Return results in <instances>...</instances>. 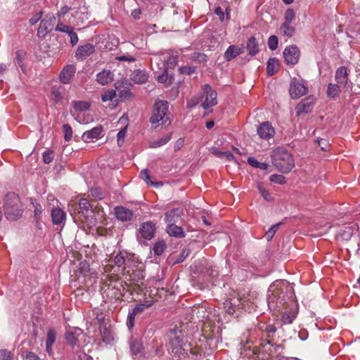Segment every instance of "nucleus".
Segmentation results:
<instances>
[{
    "label": "nucleus",
    "mask_w": 360,
    "mask_h": 360,
    "mask_svg": "<svg viewBox=\"0 0 360 360\" xmlns=\"http://www.w3.org/2000/svg\"><path fill=\"white\" fill-rule=\"evenodd\" d=\"M3 209L6 218L9 221H17L22 216L24 211L19 195L14 192H9L4 195Z\"/></svg>",
    "instance_id": "1"
},
{
    "label": "nucleus",
    "mask_w": 360,
    "mask_h": 360,
    "mask_svg": "<svg viewBox=\"0 0 360 360\" xmlns=\"http://www.w3.org/2000/svg\"><path fill=\"white\" fill-rule=\"evenodd\" d=\"M271 158L273 165L283 173L290 172L295 166L292 154L285 148L274 150Z\"/></svg>",
    "instance_id": "2"
},
{
    "label": "nucleus",
    "mask_w": 360,
    "mask_h": 360,
    "mask_svg": "<svg viewBox=\"0 0 360 360\" xmlns=\"http://www.w3.org/2000/svg\"><path fill=\"white\" fill-rule=\"evenodd\" d=\"M124 274L127 280L134 281L135 284H138L139 282L142 283L141 281L145 276L143 264L134 259L130 264V266H125Z\"/></svg>",
    "instance_id": "3"
},
{
    "label": "nucleus",
    "mask_w": 360,
    "mask_h": 360,
    "mask_svg": "<svg viewBox=\"0 0 360 360\" xmlns=\"http://www.w3.org/2000/svg\"><path fill=\"white\" fill-rule=\"evenodd\" d=\"M295 18V12L292 8H288L284 13V21L280 26V34L288 38L292 37L296 32L295 26L292 25V22Z\"/></svg>",
    "instance_id": "4"
},
{
    "label": "nucleus",
    "mask_w": 360,
    "mask_h": 360,
    "mask_svg": "<svg viewBox=\"0 0 360 360\" xmlns=\"http://www.w3.org/2000/svg\"><path fill=\"white\" fill-rule=\"evenodd\" d=\"M125 288L122 286V283L117 281H110L109 284H105L101 286V291L106 297L119 300L124 296Z\"/></svg>",
    "instance_id": "5"
},
{
    "label": "nucleus",
    "mask_w": 360,
    "mask_h": 360,
    "mask_svg": "<svg viewBox=\"0 0 360 360\" xmlns=\"http://www.w3.org/2000/svg\"><path fill=\"white\" fill-rule=\"evenodd\" d=\"M167 336L169 338L172 352L173 353H178L179 350L182 348L184 345V335L182 334V330L175 326L167 333Z\"/></svg>",
    "instance_id": "6"
},
{
    "label": "nucleus",
    "mask_w": 360,
    "mask_h": 360,
    "mask_svg": "<svg viewBox=\"0 0 360 360\" xmlns=\"http://www.w3.org/2000/svg\"><path fill=\"white\" fill-rule=\"evenodd\" d=\"M169 103L166 101H158L154 104L150 122L154 124L162 120L168 111Z\"/></svg>",
    "instance_id": "7"
},
{
    "label": "nucleus",
    "mask_w": 360,
    "mask_h": 360,
    "mask_svg": "<svg viewBox=\"0 0 360 360\" xmlns=\"http://www.w3.org/2000/svg\"><path fill=\"white\" fill-rule=\"evenodd\" d=\"M56 17L53 14H48L44 18L40 20L39 27L37 30V35L39 37H44L49 32L55 22Z\"/></svg>",
    "instance_id": "8"
},
{
    "label": "nucleus",
    "mask_w": 360,
    "mask_h": 360,
    "mask_svg": "<svg viewBox=\"0 0 360 360\" xmlns=\"http://www.w3.org/2000/svg\"><path fill=\"white\" fill-rule=\"evenodd\" d=\"M300 51L297 46H290L285 49L283 57L286 64L294 65L299 61Z\"/></svg>",
    "instance_id": "9"
},
{
    "label": "nucleus",
    "mask_w": 360,
    "mask_h": 360,
    "mask_svg": "<svg viewBox=\"0 0 360 360\" xmlns=\"http://www.w3.org/2000/svg\"><path fill=\"white\" fill-rule=\"evenodd\" d=\"M203 91L206 94L205 100L202 103L201 106L207 110L215 105H217V94L215 91L212 89L210 84H205L203 86Z\"/></svg>",
    "instance_id": "10"
},
{
    "label": "nucleus",
    "mask_w": 360,
    "mask_h": 360,
    "mask_svg": "<svg viewBox=\"0 0 360 360\" xmlns=\"http://www.w3.org/2000/svg\"><path fill=\"white\" fill-rule=\"evenodd\" d=\"M135 259L134 255L127 252H120L114 258V264L118 267H123L125 271V266H130V264Z\"/></svg>",
    "instance_id": "11"
},
{
    "label": "nucleus",
    "mask_w": 360,
    "mask_h": 360,
    "mask_svg": "<svg viewBox=\"0 0 360 360\" xmlns=\"http://www.w3.org/2000/svg\"><path fill=\"white\" fill-rule=\"evenodd\" d=\"M96 51V47L93 44L86 43L77 47L75 51V58L79 60H84Z\"/></svg>",
    "instance_id": "12"
},
{
    "label": "nucleus",
    "mask_w": 360,
    "mask_h": 360,
    "mask_svg": "<svg viewBox=\"0 0 360 360\" xmlns=\"http://www.w3.org/2000/svg\"><path fill=\"white\" fill-rule=\"evenodd\" d=\"M76 72V66L74 64L65 65L59 74V79L64 84H70Z\"/></svg>",
    "instance_id": "13"
},
{
    "label": "nucleus",
    "mask_w": 360,
    "mask_h": 360,
    "mask_svg": "<svg viewBox=\"0 0 360 360\" xmlns=\"http://www.w3.org/2000/svg\"><path fill=\"white\" fill-rule=\"evenodd\" d=\"M315 98L311 96L302 100L295 108L297 114L300 115L302 113H308L311 112L315 103Z\"/></svg>",
    "instance_id": "14"
},
{
    "label": "nucleus",
    "mask_w": 360,
    "mask_h": 360,
    "mask_svg": "<svg viewBox=\"0 0 360 360\" xmlns=\"http://www.w3.org/2000/svg\"><path fill=\"white\" fill-rule=\"evenodd\" d=\"M257 134L260 138L263 139H269L273 137L275 134L274 128L269 122L261 123L257 128Z\"/></svg>",
    "instance_id": "15"
},
{
    "label": "nucleus",
    "mask_w": 360,
    "mask_h": 360,
    "mask_svg": "<svg viewBox=\"0 0 360 360\" xmlns=\"http://www.w3.org/2000/svg\"><path fill=\"white\" fill-rule=\"evenodd\" d=\"M103 131V127L102 125H98L90 130L84 131L82 136V139L84 142H91L94 139L98 140L101 137V134Z\"/></svg>",
    "instance_id": "16"
},
{
    "label": "nucleus",
    "mask_w": 360,
    "mask_h": 360,
    "mask_svg": "<svg viewBox=\"0 0 360 360\" xmlns=\"http://www.w3.org/2000/svg\"><path fill=\"white\" fill-rule=\"evenodd\" d=\"M289 91L292 98H299L307 92V88L304 84L294 81L290 85Z\"/></svg>",
    "instance_id": "17"
},
{
    "label": "nucleus",
    "mask_w": 360,
    "mask_h": 360,
    "mask_svg": "<svg viewBox=\"0 0 360 360\" xmlns=\"http://www.w3.org/2000/svg\"><path fill=\"white\" fill-rule=\"evenodd\" d=\"M115 215L116 218L121 221H129L133 218L134 214L132 210L123 206L115 207Z\"/></svg>",
    "instance_id": "18"
},
{
    "label": "nucleus",
    "mask_w": 360,
    "mask_h": 360,
    "mask_svg": "<svg viewBox=\"0 0 360 360\" xmlns=\"http://www.w3.org/2000/svg\"><path fill=\"white\" fill-rule=\"evenodd\" d=\"M279 289H275L271 295H269L267 303L268 307L271 310H276L280 307V305L283 304V299H281L279 296Z\"/></svg>",
    "instance_id": "19"
},
{
    "label": "nucleus",
    "mask_w": 360,
    "mask_h": 360,
    "mask_svg": "<svg viewBox=\"0 0 360 360\" xmlns=\"http://www.w3.org/2000/svg\"><path fill=\"white\" fill-rule=\"evenodd\" d=\"M155 231V225L152 221H147L141 225L139 231L141 236L146 240H150Z\"/></svg>",
    "instance_id": "20"
},
{
    "label": "nucleus",
    "mask_w": 360,
    "mask_h": 360,
    "mask_svg": "<svg viewBox=\"0 0 360 360\" xmlns=\"http://www.w3.org/2000/svg\"><path fill=\"white\" fill-rule=\"evenodd\" d=\"M64 87L62 86H53L51 89L50 99L55 104L61 103L64 97Z\"/></svg>",
    "instance_id": "21"
},
{
    "label": "nucleus",
    "mask_w": 360,
    "mask_h": 360,
    "mask_svg": "<svg viewBox=\"0 0 360 360\" xmlns=\"http://www.w3.org/2000/svg\"><path fill=\"white\" fill-rule=\"evenodd\" d=\"M335 78L338 84L345 86L349 80V72L347 68L345 66L338 68L335 71Z\"/></svg>",
    "instance_id": "22"
},
{
    "label": "nucleus",
    "mask_w": 360,
    "mask_h": 360,
    "mask_svg": "<svg viewBox=\"0 0 360 360\" xmlns=\"http://www.w3.org/2000/svg\"><path fill=\"white\" fill-rule=\"evenodd\" d=\"M183 214V210L179 207L174 208L165 213V221L167 224H175Z\"/></svg>",
    "instance_id": "23"
},
{
    "label": "nucleus",
    "mask_w": 360,
    "mask_h": 360,
    "mask_svg": "<svg viewBox=\"0 0 360 360\" xmlns=\"http://www.w3.org/2000/svg\"><path fill=\"white\" fill-rule=\"evenodd\" d=\"M206 313L208 314L212 313V308L206 302L193 305L191 307V311L189 312L190 315L205 314Z\"/></svg>",
    "instance_id": "24"
},
{
    "label": "nucleus",
    "mask_w": 360,
    "mask_h": 360,
    "mask_svg": "<svg viewBox=\"0 0 360 360\" xmlns=\"http://www.w3.org/2000/svg\"><path fill=\"white\" fill-rule=\"evenodd\" d=\"M101 335L103 342L108 345H112L115 342V334L110 328L100 326Z\"/></svg>",
    "instance_id": "25"
},
{
    "label": "nucleus",
    "mask_w": 360,
    "mask_h": 360,
    "mask_svg": "<svg viewBox=\"0 0 360 360\" xmlns=\"http://www.w3.org/2000/svg\"><path fill=\"white\" fill-rule=\"evenodd\" d=\"M243 49L236 45H231L228 47L224 53V57L226 60L231 61L238 56L243 53Z\"/></svg>",
    "instance_id": "26"
},
{
    "label": "nucleus",
    "mask_w": 360,
    "mask_h": 360,
    "mask_svg": "<svg viewBox=\"0 0 360 360\" xmlns=\"http://www.w3.org/2000/svg\"><path fill=\"white\" fill-rule=\"evenodd\" d=\"M52 221L54 224L60 225L65 220L66 214L65 212L58 207H54L51 210Z\"/></svg>",
    "instance_id": "27"
},
{
    "label": "nucleus",
    "mask_w": 360,
    "mask_h": 360,
    "mask_svg": "<svg viewBox=\"0 0 360 360\" xmlns=\"http://www.w3.org/2000/svg\"><path fill=\"white\" fill-rule=\"evenodd\" d=\"M113 73L110 70H103L96 75V81L101 85H106L113 80Z\"/></svg>",
    "instance_id": "28"
},
{
    "label": "nucleus",
    "mask_w": 360,
    "mask_h": 360,
    "mask_svg": "<svg viewBox=\"0 0 360 360\" xmlns=\"http://www.w3.org/2000/svg\"><path fill=\"white\" fill-rule=\"evenodd\" d=\"M130 78L136 84H143L148 80L147 74L141 70H135L131 74Z\"/></svg>",
    "instance_id": "29"
},
{
    "label": "nucleus",
    "mask_w": 360,
    "mask_h": 360,
    "mask_svg": "<svg viewBox=\"0 0 360 360\" xmlns=\"http://www.w3.org/2000/svg\"><path fill=\"white\" fill-rule=\"evenodd\" d=\"M167 232L171 236L176 238L185 237V233L183 229L181 226L175 225V224H167Z\"/></svg>",
    "instance_id": "30"
},
{
    "label": "nucleus",
    "mask_w": 360,
    "mask_h": 360,
    "mask_svg": "<svg viewBox=\"0 0 360 360\" xmlns=\"http://www.w3.org/2000/svg\"><path fill=\"white\" fill-rule=\"evenodd\" d=\"M279 328L278 326V325L276 324V319H274V321L273 323H262V324H259V328L263 331H264L266 334H267V336L269 338V337H271L273 336V335L276 333V331L277 330V328Z\"/></svg>",
    "instance_id": "31"
},
{
    "label": "nucleus",
    "mask_w": 360,
    "mask_h": 360,
    "mask_svg": "<svg viewBox=\"0 0 360 360\" xmlns=\"http://www.w3.org/2000/svg\"><path fill=\"white\" fill-rule=\"evenodd\" d=\"M247 51L250 56H255L259 52V44L255 37L248 39L246 46Z\"/></svg>",
    "instance_id": "32"
},
{
    "label": "nucleus",
    "mask_w": 360,
    "mask_h": 360,
    "mask_svg": "<svg viewBox=\"0 0 360 360\" xmlns=\"http://www.w3.org/2000/svg\"><path fill=\"white\" fill-rule=\"evenodd\" d=\"M279 70L278 60L276 58H269L266 64V73L269 76L275 75Z\"/></svg>",
    "instance_id": "33"
},
{
    "label": "nucleus",
    "mask_w": 360,
    "mask_h": 360,
    "mask_svg": "<svg viewBox=\"0 0 360 360\" xmlns=\"http://www.w3.org/2000/svg\"><path fill=\"white\" fill-rule=\"evenodd\" d=\"M153 304V300H150L145 301L144 302H140L136 304V306L129 312V315H136L137 314L142 313L145 309L151 307Z\"/></svg>",
    "instance_id": "34"
},
{
    "label": "nucleus",
    "mask_w": 360,
    "mask_h": 360,
    "mask_svg": "<svg viewBox=\"0 0 360 360\" xmlns=\"http://www.w3.org/2000/svg\"><path fill=\"white\" fill-rule=\"evenodd\" d=\"M72 105L74 110L79 113H82L89 110L90 108V104L89 102L82 101H75L72 102Z\"/></svg>",
    "instance_id": "35"
},
{
    "label": "nucleus",
    "mask_w": 360,
    "mask_h": 360,
    "mask_svg": "<svg viewBox=\"0 0 360 360\" xmlns=\"http://www.w3.org/2000/svg\"><path fill=\"white\" fill-rule=\"evenodd\" d=\"M341 92L340 86L338 84L330 83L328 86L327 96L330 98H337Z\"/></svg>",
    "instance_id": "36"
},
{
    "label": "nucleus",
    "mask_w": 360,
    "mask_h": 360,
    "mask_svg": "<svg viewBox=\"0 0 360 360\" xmlns=\"http://www.w3.org/2000/svg\"><path fill=\"white\" fill-rule=\"evenodd\" d=\"M248 162L252 167L255 168H259L262 170H267L269 167V165L266 162H260L255 158L250 157L248 159Z\"/></svg>",
    "instance_id": "37"
},
{
    "label": "nucleus",
    "mask_w": 360,
    "mask_h": 360,
    "mask_svg": "<svg viewBox=\"0 0 360 360\" xmlns=\"http://www.w3.org/2000/svg\"><path fill=\"white\" fill-rule=\"evenodd\" d=\"M171 134H166L160 139L150 142L149 146L150 148H158L166 144L171 139Z\"/></svg>",
    "instance_id": "38"
},
{
    "label": "nucleus",
    "mask_w": 360,
    "mask_h": 360,
    "mask_svg": "<svg viewBox=\"0 0 360 360\" xmlns=\"http://www.w3.org/2000/svg\"><path fill=\"white\" fill-rule=\"evenodd\" d=\"M353 231L354 228L352 226H346L340 229L338 234L343 240H348L352 236Z\"/></svg>",
    "instance_id": "39"
},
{
    "label": "nucleus",
    "mask_w": 360,
    "mask_h": 360,
    "mask_svg": "<svg viewBox=\"0 0 360 360\" xmlns=\"http://www.w3.org/2000/svg\"><path fill=\"white\" fill-rule=\"evenodd\" d=\"M91 195L97 200H102L105 197V193L100 187L91 188L90 189Z\"/></svg>",
    "instance_id": "40"
},
{
    "label": "nucleus",
    "mask_w": 360,
    "mask_h": 360,
    "mask_svg": "<svg viewBox=\"0 0 360 360\" xmlns=\"http://www.w3.org/2000/svg\"><path fill=\"white\" fill-rule=\"evenodd\" d=\"M166 248V244L164 240H159L153 245V252L156 255H161Z\"/></svg>",
    "instance_id": "41"
},
{
    "label": "nucleus",
    "mask_w": 360,
    "mask_h": 360,
    "mask_svg": "<svg viewBox=\"0 0 360 360\" xmlns=\"http://www.w3.org/2000/svg\"><path fill=\"white\" fill-rule=\"evenodd\" d=\"M130 349L133 354L137 355L141 352L143 348L141 343L135 340L130 342Z\"/></svg>",
    "instance_id": "42"
},
{
    "label": "nucleus",
    "mask_w": 360,
    "mask_h": 360,
    "mask_svg": "<svg viewBox=\"0 0 360 360\" xmlns=\"http://www.w3.org/2000/svg\"><path fill=\"white\" fill-rule=\"evenodd\" d=\"M63 131L64 133V139L66 141H70L72 138V129L68 124L63 125Z\"/></svg>",
    "instance_id": "43"
},
{
    "label": "nucleus",
    "mask_w": 360,
    "mask_h": 360,
    "mask_svg": "<svg viewBox=\"0 0 360 360\" xmlns=\"http://www.w3.org/2000/svg\"><path fill=\"white\" fill-rule=\"evenodd\" d=\"M296 316H281V319L276 318V324L278 327H282L283 324L292 323Z\"/></svg>",
    "instance_id": "44"
},
{
    "label": "nucleus",
    "mask_w": 360,
    "mask_h": 360,
    "mask_svg": "<svg viewBox=\"0 0 360 360\" xmlns=\"http://www.w3.org/2000/svg\"><path fill=\"white\" fill-rule=\"evenodd\" d=\"M79 207L81 212L83 214L87 213L91 207L89 202L85 198H82L79 200Z\"/></svg>",
    "instance_id": "45"
},
{
    "label": "nucleus",
    "mask_w": 360,
    "mask_h": 360,
    "mask_svg": "<svg viewBox=\"0 0 360 360\" xmlns=\"http://www.w3.org/2000/svg\"><path fill=\"white\" fill-rule=\"evenodd\" d=\"M116 96V91L114 89H109L105 91L101 95V99L103 102L112 101Z\"/></svg>",
    "instance_id": "46"
},
{
    "label": "nucleus",
    "mask_w": 360,
    "mask_h": 360,
    "mask_svg": "<svg viewBox=\"0 0 360 360\" xmlns=\"http://www.w3.org/2000/svg\"><path fill=\"white\" fill-rule=\"evenodd\" d=\"M0 360H14L13 353L6 349H1Z\"/></svg>",
    "instance_id": "47"
},
{
    "label": "nucleus",
    "mask_w": 360,
    "mask_h": 360,
    "mask_svg": "<svg viewBox=\"0 0 360 360\" xmlns=\"http://www.w3.org/2000/svg\"><path fill=\"white\" fill-rule=\"evenodd\" d=\"M56 333L53 328H50L47 332L46 345H53L56 341Z\"/></svg>",
    "instance_id": "48"
},
{
    "label": "nucleus",
    "mask_w": 360,
    "mask_h": 360,
    "mask_svg": "<svg viewBox=\"0 0 360 360\" xmlns=\"http://www.w3.org/2000/svg\"><path fill=\"white\" fill-rule=\"evenodd\" d=\"M269 180L271 182L280 185H283L286 183L285 176L281 174H272L270 176Z\"/></svg>",
    "instance_id": "49"
},
{
    "label": "nucleus",
    "mask_w": 360,
    "mask_h": 360,
    "mask_svg": "<svg viewBox=\"0 0 360 360\" xmlns=\"http://www.w3.org/2000/svg\"><path fill=\"white\" fill-rule=\"evenodd\" d=\"M172 79H173L172 76H171V77L168 76L167 71H165L164 73H162V75H160L158 77V81L160 83L165 84L167 86L172 84Z\"/></svg>",
    "instance_id": "50"
},
{
    "label": "nucleus",
    "mask_w": 360,
    "mask_h": 360,
    "mask_svg": "<svg viewBox=\"0 0 360 360\" xmlns=\"http://www.w3.org/2000/svg\"><path fill=\"white\" fill-rule=\"evenodd\" d=\"M280 223H278L274 226H272L266 233H265V237L267 240H271L272 238L274 237L275 233L277 231L280 226Z\"/></svg>",
    "instance_id": "51"
},
{
    "label": "nucleus",
    "mask_w": 360,
    "mask_h": 360,
    "mask_svg": "<svg viewBox=\"0 0 360 360\" xmlns=\"http://www.w3.org/2000/svg\"><path fill=\"white\" fill-rule=\"evenodd\" d=\"M268 46L271 51H274L277 49L278 44V37L275 35H272L268 39Z\"/></svg>",
    "instance_id": "52"
},
{
    "label": "nucleus",
    "mask_w": 360,
    "mask_h": 360,
    "mask_svg": "<svg viewBox=\"0 0 360 360\" xmlns=\"http://www.w3.org/2000/svg\"><path fill=\"white\" fill-rule=\"evenodd\" d=\"M257 188H258V190H259V193L261 194V195L266 201H271V200H273L272 195L267 190H266L263 186H262L261 185L259 184Z\"/></svg>",
    "instance_id": "53"
},
{
    "label": "nucleus",
    "mask_w": 360,
    "mask_h": 360,
    "mask_svg": "<svg viewBox=\"0 0 360 360\" xmlns=\"http://www.w3.org/2000/svg\"><path fill=\"white\" fill-rule=\"evenodd\" d=\"M194 66H182L179 68V72L181 75H191L195 72Z\"/></svg>",
    "instance_id": "54"
},
{
    "label": "nucleus",
    "mask_w": 360,
    "mask_h": 360,
    "mask_svg": "<svg viewBox=\"0 0 360 360\" xmlns=\"http://www.w3.org/2000/svg\"><path fill=\"white\" fill-rule=\"evenodd\" d=\"M54 154L53 150H46L43 153V160L46 164H49L53 161Z\"/></svg>",
    "instance_id": "55"
},
{
    "label": "nucleus",
    "mask_w": 360,
    "mask_h": 360,
    "mask_svg": "<svg viewBox=\"0 0 360 360\" xmlns=\"http://www.w3.org/2000/svg\"><path fill=\"white\" fill-rule=\"evenodd\" d=\"M72 28V27L63 24V22H58L56 27H55V30L57 32H65V33L68 34V32L70 30H71Z\"/></svg>",
    "instance_id": "56"
},
{
    "label": "nucleus",
    "mask_w": 360,
    "mask_h": 360,
    "mask_svg": "<svg viewBox=\"0 0 360 360\" xmlns=\"http://www.w3.org/2000/svg\"><path fill=\"white\" fill-rule=\"evenodd\" d=\"M140 176L148 185L154 184L153 182L150 179V175L148 169H143L140 173Z\"/></svg>",
    "instance_id": "57"
},
{
    "label": "nucleus",
    "mask_w": 360,
    "mask_h": 360,
    "mask_svg": "<svg viewBox=\"0 0 360 360\" xmlns=\"http://www.w3.org/2000/svg\"><path fill=\"white\" fill-rule=\"evenodd\" d=\"M75 119L79 122L80 124H88L91 119L89 117H86L84 115V114H80L78 113L75 117Z\"/></svg>",
    "instance_id": "58"
},
{
    "label": "nucleus",
    "mask_w": 360,
    "mask_h": 360,
    "mask_svg": "<svg viewBox=\"0 0 360 360\" xmlns=\"http://www.w3.org/2000/svg\"><path fill=\"white\" fill-rule=\"evenodd\" d=\"M68 34L69 35V37L70 38V44L72 46L76 45L79 41V38H78L77 34L74 31L73 27L71 29V30H70L68 32Z\"/></svg>",
    "instance_id": "59"
},
{
    "label": "nucleus",
    "mask_w": 360,
    "mask_h": 360,
    "mask_svg": "<svg viewBox=\"0 0 360 360\" xmlns=\"http://www.w3.org/2000/svg\"><path fill=\"white\" fill-rule=\"evenodd\" d=\"M65 339L67 342L71 345H75L77 341V339L75 336V334L72 332H67L65 333Z\"/></svg>",
    "instance_id": "60"
},
{
    "label": "nucleus",
    "mask_w": 360,
    "mask_h": 360,
    "mask_svg": "<svg viewBox=\"0 0 360 360\" xmlns=\"http://www.w3.org/2000/svg\"><path fill=\"white\" fill-rule=\"evenodd\" d=\"M126 131H127V128L124 127L123 129H122L117 134V143L119 146H121L123 142H124V137H125V135H126Z\"/></svg>",
    "instance_id": "61"
},
{
    "label": "nucleus",
    "mask_w": 360,
    "mask_h": 360,
    "mask_svg": "<svg viewBox=\"0 0 360 360\" xmlns=\"http://www.w3.org/2000/svg\"><path fill=\"white\" fill-rule=\"evenodd\" d=\"M201 99H202V96H195V97L192 98L191 99H190L188 101L187 107L189 108H194L195 105H197L200 103Z\"/></svg>",
    "instance_id": "62"
},
{
    "label": "nucleus",
    "mask_w": 360,
    "mask_h": 360,
    "mask_svg": "<svg viewBox=\"0 0 360 360\" xmlns=\"http://www.w3.org/2000/svg\"><path fill=\"white\" fill-rule=\"evenodd\" d=\"M43 15V12L39 11L34 16H32L29 22L31 25H35L37 22H38L39 20H41Z\"/></svg>",
    "instance_id": "63"
},
{
    "label": "nucleus",
    "mask_w": 360,
    "mask_h": 360,
    "mask_svg": "<svg viewBox=\"0 0 360 360\" xmlns=\"http://www.w3.org/2000/svg\"><path fill=\"white\" fill-rule=\"evenodd\" d=\"M214 13L219 16V19L221 21H224V11L222 10V8L219 6H217L215 9H214Z\"/></svg>",
    "instance_id": "64"
}]
</instances>
